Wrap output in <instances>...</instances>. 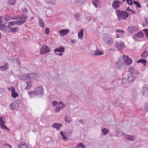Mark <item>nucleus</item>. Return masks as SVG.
I'll return each instance as SVG.
<instances>
[{
	"instance_id": "nucleus-1",
	"label": "nucleus",
	"mask_w": 148,
	"mask_h": 148,
	"mask_svg": "<svg viewBox=\"0 0 148 148\" xmlns=\"http://www.w3.org/2000/svg\"><path fill=\"white\" fill-rule=\"evenodd\" d=\"M116 14L117 16L118 19L120 21L121 19L125 20L129 16V14L126 12L122 11L120 10H117Z\"/></svg>"
},
{
	"instance_id": "nucleus-2",
	"label": "nucleus",
	"mask_w": 148,
	"mask_h": 148,
	"mask_svg": "<svg viewBox=\"0 0 148 148\" xmlns=\"http://www.w3.org/2000/svg\"><path fill=\"white\" fill-rule=\"evenodd\" d=\"M105 42L110 45L113 43V39L112 37L109 35L105 36L103 37Z\"/></svg>"
},
{
	"instance_id": "nucleus-3",
	"label": "nucleus",
	"mask_w": 148,
	"mask_h": 148,
	"mask_svg": "<svg viewBox=\"0 0 148 148\" xmlns=\"http://www.w3.org/2000/svg\"><path fill=\"white\" fill-rule=\"evenodd\" d=\"M123 60L125 65H129L131 64L132 62V59L129 58L127 56L124 55L123 57Z\"/></svg>"
},
{
	"instance_id": "nucleus-4",
	"label": "nucleus",
	"mask_w": 148,
	"mask_h": 148,
	"mask_svg": "<svg viewBox=\"0 0 148 148\" xmlns=\"http://www.w3.org/2000/svg\"><path fill=\"white\" fill-rule=\"evenodd\" d=\"M115 46L117 49L120 51L121 50L125 47L124 43L120 41L116 42Z\"/></svg>"
},
{
	"instance_id": "nucleus-5",
	"label": "nucleus",
	"mask_w": 148,
	"mask_h": 148,
	"mask_svg": "<svg viewBox=\"0 0 148 148\" xmlns=\"http://www.w3.org/2000/svg\"><path fill=\"white\" fill-rule=\"evenodd\" d=\"M66 106V105L60 101L59 102L57 107L55 109V110L56 112H59L61 110L64 108Z\"/></svg>"
},
{
	"instance_id": "nucleus-6",
	"label": "nucleus",
	"mask_w": 148,
	"mask_h": 148,
	"mask_svg": "<svg viewBox=\"0 0 148 148\" xmlns=\"http://www.w3.org/2000/svg\"><path fill=\"white\" fill-rule=\"evenodd\" d=\"M34 91L37 96L42 95L44 93L43 88L41 86L36 88Z\"/></svg>"
},
{
	"instance_id": "nucleus-7",
	"label": "nucleus",
	"mask_w": 148,
	"mask_h": 148,
	"mask_svg": "<svg viewBox=\"0 0 148 148\" xmlns=\"http://www.w3.org/2000/svg\"><path fill=\"white\" fill-rule=\"evenodd\" d=\"M50 49L49 48L47 45L42 46L40 50V53L43 54L45 53L49 52Z\"/></svg>"
},
{
	"instance_id": "nucleus-8",
	"label": "nucleus",
	"mask_w": 148,
	"mask_h": 148,
	"mask_svg": "<svg viewBox=\"0 0 148 148\" xmlns=\"http://www.w3.org/2000/svg\"><path fill=\"white\" fill-rule=\"evenodd\" d=\"M139 92V89L134 88L133 90V95L132 99L134 101H136L138 99V93Z\"/></svg>"
},
{
	"instance_id": "nucleus-9",
	"label": "nucleus",
	"mask_w": 148,
	"mask_h": 148,
	"mask_svg": "<svg viewBox=\"0 0 148 148\" xmlns=\"http://www.w3.org/2000/svg\"><path fill=\"white\" fill-rule=\"evenodd\" d=\"M141 92L143 95L145 97H148V88L143 86L142 88Z\"/></svg>"
},
{
	"instance_id": "nucleus-10",
	"label": "nucleus",
	"mask_w": 148,
	"mask_h": 148,
	"mask_svg": "<svg viewBox=\"0 0 148 148\" xmlns=\"http://www.w3.org/2000/svg\"><path fill=\"white\" fill-rule=\"evenodd\" d=\"M121 3L119 0H115L113 2L112 6L115 9H117L119 7V4Z\"/></svg>"
},
{
	"instance_id": "nucleus-11",
	"label": "nucleus",
	"mask_w": 148,
	"mask_h": 148,
	"mask_svg": "<svg viewBox=\"0 0 148 148\" xmlns=\"http://www.w3.org/2000/svg\"><path fill=\"white\" fill-rule=\"evenodd\" d=\"M18 106L19 104L18 103L13 102L11 103L10 108L12 110H15L18 108Z\"/></svg>"
},
{
	"instance_id": "nucleus-12",
	"label": "nucleus",
	"mask_w": 148,
	"mask_h": 148,
	"mask_svg": "<svg viewBox=\"0 0 148 148\" xmlns=\"http://www.w3.org/2000/svg\"><path fill=\"white\" fill-rule=\"evenodd\" d=\"M0 126L2 129H7L8 130H9L5 125L4 121H3V118L1 117H0Z\"/></svg>"
},
{
	"instance_id": "nucleus-13",
	"label": "nucleus",
	"mask_w": 148,
	"mask_h": 148,
	"mask_svg": "<svg viewBox=\"0 0 148 148\" xmlns=\"http://www.w3.org/2000/svg\"><path fill=\"white\" fill-rule=\"evenodd\" d=\"M143 36V34L142 32H138L136 34H135L133 36L134 39L137 38H140Z\"/></svg>"
},
{
	"instance_id": "nucleus-14",
	"label": "nucleus",
	"mask_w": 148,
	"mask_h": 148,
	"mask_svg": "<svg viewBox=\"0 0 148 148\" xmlns=\"http://www.w3.org/2000/svg\"><path fill=\"white\" fill-rule=\"evenodd\" d=\"M123 135L125 138L128 140L131 141H134V137L131 135H128L124 133L123 134Z\"/></svg>"
},
{
	"instance_id": "nucleus-15",
	"label": "nucleus",
	"mask_w": 148,
	"mask_h": 148,
	"mask_svg": "<svg viewBox=\"0 0 148 148\" xmlns=\"http://www.w3.org/2000/svg\"><path fill=\"white\" fill-rule=\"evenodd\" d=\"M69 32V30L67 29L61 30L59 31L61 36L66 35Z\"/></svg>"
},
{
	"instance_id": "nucleus-16",
	"label": "nucleus",
	"mask_w": 148,
	"mask_h": 148,
	"mask_svg": "<svg viewBox=\"0 0 148 148\" xmlns=\"http://www.w3.org/2000/svg\"><path fill=\"white\" fill-rule=\"evenodd\" d=\"M20 25H21L26 21V17L25 16V15L24 14H23L20 17Z\"/></svg>"
},
{
	"instance_id": "nucleus-17",
	"label": "nucleus",
	"mask_w": 148,
	"mask_h": 148,
	"mask_svg": "<svg viewBox=\"0 0 148 148\" xmlns=\"http://www.w3.org/2000/svg\"><path fill=\"white\" fill-rule=\"evenodd\" d=\"M9 68V64L7 63H6L3 66H0V69L2 71H5L8 69Z\"/></svg>"
},
{
	"instance_id": "nucleus-18",
	"label": "nucleus",
	"mask_w": 148,
	"mask_h": 148,
	"mask_svg": "<svg viewBox=\"0 0 148 148\" xmlns=\"http://www.w3.org/2000/svg\"><path fill=\"white\" fill-rule=\"evenodd\" d=\"M65 50V49L63 47H61L55 49L54 50V52L55 53L56 52L63 53L64 51Z\"/></svg>"
},
{
	"instance_id": "nucleus-19",
	"label": "nucleus",
	"mask_w": 148,
	"mask_h": 148,
	"mask_svg": "<svg viewBox=\"0 0 148 148\" xmlns=\"http://www.w3.org/2000/svg\"><path fill=\"white\" fill-rule=\"evenodd\" d=\"M62 126V124H58L57 123H55L52 126V127L55 128H56L57 130H59L60 129V128Z\"/></svg>"
},
{
	"instance_id": "nucleus-20",
	"label": "nucleus",
	"mask_w": 148,
	"mask_h": 148,
	"mask_svg": "<svg viewBox=\"0 0 148 148\" xmlns=\"http://www.w3.org/2000/svg\"><path fill=\"white\" fill-rule=\"evenodd\" d=\"M134 77L133 74H128L127 75L128 81L129 82H131L134 79Z\"/></svg>"
},
{
	"instance_id": "nucleus-21",
	"label": "nucleus",
	"mask_w": 148,
	"mask_h": 148,
	"mask_svg": "<svg viewBox=\"0 0 148 148\" xmlns=\"http://www.w3.org/2000/svg\"><path fill=\"white\" fill-rule=\"evenodd\" d=\"M116 64L117 67L119 69L121 68L123 64V63L119 59L118 61L116 62Z\"/></svg>"
},
{
	"instance_id": "nucleus-22",
	"label": "nucleus",
	"mask_w": 148,
	"mask_h": 148,
	"mask_svg": "<svg viewBox=\"0 0 148 148\" xmlns=\"http://www.w3.org/2000/svg\"><path fill=\"white\" fill-rule=\"evenodd\" d=\"M27 85L25 88V89L28 90L31 88L32 87V82L30 81H28L26 82Z\"/></svg>"
},
{
	"instance_id": "nucleus-23",
	"label": "nucleus",
	"mask_w": 148,
	"mask_h": 148,
	"mask_svg": "<svg viewBox=\"0 0 148 148\" xmlns=\"http://www.w3.org/2000/svg\"><path fill=\"white\" fill-rule=\"evenodd\" d=\"M18 147L21 148H29L28 145L24 142H22L20 144H18Z\"/></svg>"
},
{
	"instance_id": "nucleus-24",
	"label": "nucleus",
	"mask_w": 148,
	"mask_h": 148,
	"mask_svg": "<svg viewBox=\"0 0 148 148\" xmlns=\"http://www.w3.org/2000/svg\"><path fill=\"white\" fill-rule=\"evenodd\" d=\"M20 79L23 80L29 79V74H23L20 77Z\"/></svg>"
},
{
	"instance_id": "nucleus-25",
	"label": "nucleus",
	"mask_w": 148,
	"mask_h": 148,
	"mask_svg": "<svg viewBox=\"0 0 148 148\" xmlns=\"http://www.w3.org/2000/svg\"><path fill=\"white\" fill-rule=\"evenodd\" d=\"M12 94L11 96L13 98H16L18 96V93L15 91V90L14 89H13L12 88Z\"/></svg>"
},
{
	"instance_id": "nucleus-26",
	"label": "nucleus",
	"mask_w": 148,
	"mask_h": 148,
	"mask_svg": "<svg viewBox=\"0 0 148 148\" xmlns=\"http://www.w3.org/2000/svg\"><path fill=\"white\" fill-rule=\"evenodd\" d=\"M148 54L147 51V50H145L140 55V57L142 58H146Z\"/></svg>"
},
{
	"instance_id": "nucleus-27",
	"label": "nucleus",
	"mask_w": 148,
	"mask_h": 148,
	"mask_svg": "<svg viewBox=\"0 0 148 148\" xmlns=\"http://www.w3.org/2000/svg\"><path fill=\"white\" fill-rule=\"evenodd\" d=\"M92 3L95 8H97L98 7V5L99 4V0H93Z\"/></svg>"
},
{
	"instance_id": "nucleus-28",
	"label": "nucleus",
	"mask_w": 148,
	"mask_h": 148,
	"mask_svg": "<svg viewBox=\"0 0 148 148\" xmlns=\"http://www.w3.org/2000/svg\"><path fill=\"white\" fill-rule=\"evenodd\" d=\"M29 74V79H34L36 78L37 75L34 73H31Z\"/></svg>"
},
{
	"instance_id": "nucleus-29",
	"label": "nucleus",
	"mask_w": 148,
	"mask_h": 148,
	"mask_svg": "<svg viewBox=\"0 0 148 148\" xmlns=\"http://www.w3.org/2000/svg\"><path fill=\"white\" fill-rule=\"evenodd\" d=\"M83 30L81 29L80 32H79L78 34V38L81 39H82L83 38Z\"/></svg>"
},
{
	"instance_id": "nucleus-30",
	"label": "nucleus",
	"mask_w": 148,
	"mask_h": 148,
	"mask_svg": "<svg viewBox=\"0 0 148 148\" xmlns=\"http://www.w3.org/2000/svg\"><path fill=\"white\" fill-rule=\"evenodd\" d=\"M29 95L30 98H34L36 96V93L34 91H31L29 92Z\"/></svg>"
},
{
	"instance_id": "nucleus-31",
	"label": "nucleus",
	"mask_w": 148,
	"mask_h": 148,
	"mask_svg": "<svg viewBox=\"0 0 148 148\" xmlns=\"http://www.w3.org/2000/svg\"><path fill=\"white\" fill-rule=\"evenodd\" d=\"M128 30L129 32H132L135 31L136 29V27L134 26L129 27L128 28Z\"/></svg>"
},
{
	"instance_id": "nucleus-32",
	"label": "nucleus",
	"mask_w": 148,
	"mask_h": 148,
	"mask_svg": "<svg viewBox=\"0 0 148 148\" xmlns=\"http://www.w3.org/2000/svg\"><path fill=\"white\" fill-rule=\"evenodd\" d=\"M16 2V0H8L7 3L10 5H14Z\"/></svg>"
},
{
	"instance_id": "nucleus-33",
	"label": "nucleus",
	"mask_w": 148,
	"mask_h": 148,
	"mask_svg": "<svg viewBox=\"0 0 148 148\" xmlns=\"http://www.w3.org/2000/svg\"><path fill=\"white\" fill-rule=\"evenodd\" d=\"M103 54V52L102 51H101L98 50H97L95 51V53L94 54V56H98V55H101Z\"/></svg>"
},
{
	"instance_id": "nucleus-34",
	"label": "nucleus",
	"mask_w": 148,
	"mask_h": 148,
	"mask_svg": "<svg viewBox=\"0 0 148 148\" xmlns=\"http://www.w3.org/2000/svg\"><path fill=\"white\" fill-rule=\"evenodd\" d=\"M138 63H143L144 66L146 65L147 63L146 60H145L143 59H140L138 60L137 62Z\"/></svg>"
},
{
	"instance_id": "nucleus-35",
	"label": "nucleus",
	"mask_w": 148,
	"mask_h": 148,
	"mask_svg": "<svg viewBox=\"0 0 148 148\" xmlns=\"http://www.w3.org/2000/svg\"><path fill=\"white\" fill-rule=\"evenodd\" d=\"M19 28L18 27H14L13 28H11L10 32L12 33H14L18 31Z\"/></svg>"
},
{
	"instance_id": "nucleus-36",
	"label": "nucleus",
	"mask_w": 148,
	"mask_h": 148,
	"mask_svg": "<svg viewBox=\"0 0 148 148\" xmlns=\"http://www.w3.org/2000/svg\"><path fill=\"white\" fill-rule=\"evenodd\" d=\"M39 24L40 26L42 27H43L44 26V23L42 20L41 19L39 20Z\"/></svg>"
},
{
	"instance_id": "nucleus-37",
	"label": "nucleus",
	"mask_w": 148,
	"mask_h": 148,
	"mask_svg": "<svg viewBox=\"0 0 148 148\" xmlns=\"http://www.w3.org/2000/svg\"><path fill=\"white\" fill-rule=\"evenodd\" d=\"M102 132L103 133V135L105 136L108 133V130L107 129L103 128L102 129Z\"/></svg>"
},
{
	"instance_id": "nucleus-38",
	"label": "nucleus",
	"mask_w": 148,
	"mask_h": 148,
	"mask_svg": "<svg viewBox=\"0 0 148 148\" xmlns=\"http://www.w3.org/2000/svg\"><path fill=\"white\" fill-rule=\"evenodd\" d=\"M145 23L143 24L144 26H148V17L147 18H145L144 20Z\"/></svg>"
},
{
	"instance_id": "nucleus-39",
	"label": "nucleus",
	"mask_w": 148,
	"mask_h": 148,
	"mask_svg": "<svg viewBox=\"0 0 148 148\" xmlns=\"http://www.w3.org/2000/svg\"><path fill=\"white\" fill-rule=\"evenodd\" d=\"M76 148H85V146L83 145L82 143H80L77 146Z\"/></svg>"
},
{
	"instance_id": "nucleus-40",
	"label": "nucleus",
	"mask_w": 148,
	"mask_h": 148,
	"mask_svg": "<svg viewBox=\"0 0 148 148\" xmlns=\"http://www.w3.org/2000/svg\"><path fill=\"white\" fill-rule=\"evenodd\" d=\"M11 17L10 14H7L5 16V19L7 21L11 20Z\"/></svg>"
},
{
	"instance_id": "nucleus-41",
	"label": "nucleus",
	"mask_w": 148,
	"mask_h": 148,
	"mask_svg": "<svg viewBox=\"0 0 148 148\" xmlns=\"http://www.w3.org/2000/svg\"><path fill=\"white\" fill-rule=\"evenodd\" d=\"M60 134L63 137V139L64 140H66V137L65 136V133L64 132L61 131L60 132Z\"/></svg>"
},
{
	"instance_id": "nucleus-42",
	"label": "nucleus",
	"mask_w": 148,
	"mask_h": 148,
	"mask_svg": "<svg viewBox=\"0 0 148 148\" xmlns=\"http://www.w3.org/2000/svg\"><path fill=\"white\" fill-rule=\"evenodd\" d=\"M58 103L57 101H54L52 102V104L53 107L55 108L57 107Z\"/></svg>"
},
{
	"instance_id": "nucleus-43",
	"label": "nucleus",
	"mask_w": 148,
	"mask_h": 148,
	"mask_svg": "<svg viewBox=\"0 0 148 148\" xmlns=\"http://www.w3.org/2000/svg\"><path fill=\"white\" fill-rule=\"evenodd\" d=\"M79 16L80 14L79 13L75 14L74 17L76 20L78 21L79 20Z\"/></svg>"
},
{
	"instance_id": "nucleus-44",
	"label": "nucleus",
	"mask_w": 148,
	"mask_h": 148,
	"mask_svg": "<svg viewBox=\"0 0 148 148\" xmlns=\"http://www.w3.org/2000/svg\"><path fill=\"white\" fill-rule=\"evenodd\" d=\"M133 2L134 4L137 6L138 8H140L141 7V6L139 2L135 1H134Z\"/></svg>"
},
{
	"instance_id": "nucleus-45",
	"label": "nucleus",
	"mask_w": 148,
	"mask_h": 148,
	"mask_svg": "<svg viewBox=\"0 0 148 148\" xmlns=\"http://www.w3.org/2000/svg\"><path fill=\"white\" fill-rule=\"evenodd\" d=\"M47 3L51 5H55L56 3V1L55 0H50Z\"/></svg>"
},
{
	"instance_id": "nucleus-46",
	"label": "nucleus",
	"mask_w": 148,
	"mask_h": 148,
	"mask_svg": "<svg viewBox=\"0 0 148 148\" xmlns=\"http://www.w3.org/2000/svg\"><path fill=\"white\" fill-rule=\"evenodd\" d=\"M132 74H133L134 73V69L133 67H130L129 69L128 70Z\"/></svg>"
},
{
	"instance_id": "nucleus-47",
	"label": "nucleus",
	"mask_w": 148,
	"mask_h": 148,
	"mask_svg": "<svg viewBox=\"0 0 148 148\" xmlns=\"http://www.w3.org/2000/svg\"><path fill=\"white\" fill-rule=\"evenodd\" d=\"M127 79L125 78H123L122 81V83L123 85H125L127 83Z\"/></svg>"
},
{
	"instance_id": "nucleus-48",
	"label": "nucleus",
	"mask_w": 148,
	"mask_h": 148,
	"mask_svg": "<svg viewBox=\"0 0 148 148\" xmlns=\"http://www.w3.org/2000/svg\"><path fill=\"white\" fill-rule=\"evenodd\" d=\"M116 32L120 33H121L122 34L125 33V32L122 30L117 29L116 30Z\"/></svg>"
},
{
	"instance_id": "nucleus-49",
	"label": "nucleus",
	"mask_w": 148,
	"mask_h": 148,
	"mask_svg": "<svg viewBox=\"0 0 148 148\" xmlns=\"http://www.w3.org/2000/svg\"><path fill=\"white\" fill-rule=\"evenodd\" d=\"M20 21L18 20L16 21H14V22H13V23L14 24V25H21L20 24Z\"/></svg>"
},
{
	"instance_id": "nucleus-50",
	"label": "nucleus",
	"mask_w": 148,
	"mask_h": 148,
	"mask_svg": "<svg viewBox=\"0 0 148 148\" xmlns=\"http://www.w3.org/2000/svg\"><path fill=\"white\" fill-rule=\"evenodd\" d=\"M22 11L24 13H27L28 12V10L26 7H24L22 10Z\"/></svg>"
},
{
	"instance_id": "nucleus-51",
	"label": "nucleus",
	"mask_w": 148,
	"mask_h": 148,
	"mask_svg": "<svg viewBox=\"0 0 148 148\" xmlns=\"http://www.w3.org/2000/svg\"><path fill=\"white\" fill-rule=\"evenodd\" d=\"M143 31L146 34V36H148V29H143Z\"/></svg>"
},
{
	"instance_id": "nucleus-52",
	"label": "nucleus",
	"mask_w": 148,
	"mask_h": 148,
	"mask_svg": "<svg viewBox=\"0 0 148 148\" xmlns=\"http://www.w3.org/2000/svg\"><path fill=\"white\" fill-rule=\"evenodd\" d=\"M144 109L146 112H148V104H146L144 107Z\"/></svg>"
},
{
	"instance_id": "nucleus-53",
	"label": "nucleus",
	"mask_w": 148,
	"mask_h": 148,
	"mask_svg": "<svg viewBox=\"0 0 148 148\" xmlns=\"http://www.w3.org/2000/svg\"><path fill=\"white\" fill-rule=\"evenodd\" d=\"M127 3L130 5H132L133 4V3L131 0H126Z\"/></svg>"
},
{
	"instance_id": "nucleus-54",
	"label": "nucleus",
	"mask_w": 148,
	"mask_h": 148,
	"mask_svg": "<svg viewBox=\"0 0 148 148\" xmlns=\"http://www.w3.org/2000/svg\"><path fill=\"white\" fill-rule=\"evenodd\" d=\"M45 34H48L49 33V30L48 28H46L45 30Z\"/></svg>"
},
{
	"instance_id": "nucleus-55",
	"label": "nucleus",
	"mask_w": 148,
	"mask_h": 148,
	"mask_svg": "<svg viewBox=\"0 0 148 148\" xmlns=\"http://www.w3.org/2000/svg\"><path fill=\"white\" fill-rule=\"evenodd\" d=\"M70 41L73 44H74L75 43V42H77L75 40L73 39H72V38L70 39Z\"/></svg>"
},
{
	"instance_id": "nucleus-56",
	"label": "nucleus",
	"mask_w": 148,
	"mask_h": 148,
	"mask_svg": "<svg viewBox=\"0 0 148 148\" xmlns=\"http://www.w3.org/2000/svg\"><path fill=\"white\" fill-rule=\"evenodd\" d=\"M19 19V18L18 16H17L14 18H11V20H17Z\"/></svg>"
},
{
	"instance_id": "nucleus-57",
	"label": "nucleus",
	"mask_w": 148,
	"mask_h": 148,
	"mask_svg": "<svg viewBox=\"0 0 148 148\" xmlns=\"http://www.w3.org/2000/svg\"><path fill=\"white\" fill-rule=\"evenodd\" d=\"M4 91V89L3 88H0V95Z\"/></svg>"
},
{
	"instance_id": "nucleus-58",
	"label": "nucleus",
	"mask_w": 148,
	"mask_h": 148,
	"mask_svg": "<svg viewBox=\"0 0 148 148\" xmlns=\"http://www.w3.org/2000/svg\"><path fill=\"white\" fill-rule=\"evenodd\" d=\"M5 25L4 24H0V29H3Z\"/></svg>"
},
{
	"instance_id": "nucleus-59",
	"label": "nucleus",
	"mask_w": 148,
	"mask_h": 148,
	"mask_svg": "<svg viewBox=\"0 0 148 148\" xmlns=\"http://www.w3.org/2000/svg\"><path fill=\"white\" fill-rule=\"evenodd\" d=\"M78 122L79 123L83 124V121L82 119H79L78 120Z\"/></svg>"
},
{
	"instance_id": "nucleus-60",
	"label": "nucleus",
	"mask_w": 148,
	"mask_h": 148,
	"mask_svg": "<svg viewBox=\"0 0 148 148\" xmlns=\"http://www.w3.org/2000/svg\"><path fill=\"white\" fill-rule=\"evenodd\" d=\"M9 25H14L13 21H10L9 22Z\"/></svg>"
},
{
	"instance_id": "nucleus-61",
	"label": "nucleus",
	"mask_w": 148,
	"mask_h": 148,
	"mask_svg": "<svg viewBox=\"0 0 148 148\" xmlns=\"http://www.w3.org/2000/svg\"><path fill=\"white\" fill-rule=\"evenodd\" d=\"M57 55H59L60 56H62V53H58L56 52V53H55Z\"/></svg>"
},
{
	"instance_id": "nucleus-62",
	"label": "nucleus",
	"mask_w": 148,
	"mask_h": 148,
	"mask_svg": "<svg viewBox=\"0 0 148 148\" xmlns=\"http://www.w3.org/2000/svg\"><path fill=\"white\" fill-rule=\"evenodd\" d=\"M126 10H129V11H132V10L129 7H128L126 9Z\"/></svg>"
},
{
	"instance_id": "nucleus-63",
	"label": "nucleus",
	"mask_w": 148,
	"mask_h": 148,
	"mask_svg": "<svg viewBox=\"0 0 148 148\" xmlns=\"http://www.w3.org/2000/svg\"><path fill=\"white\" fill-rule=\"evenodd\" d=\"M5 145H6L9 147V148H12L11 146L10 145H7V144H5Z\"/></svg>"
},
{
	"instance_id": "nucleus-64",
	"label": "nucleus",
	"mask_w": 148,
	"mask_h": 148,
	"mask_svg": "<svg viewBox=\"0 0 148 148\" xmlns=\"http://www.w3.org/2000/svg\"><path fill=\"white\" fill-rule=\"evenodd\" d=\"M71 122V120H68L67 121H66L67 123H70Z\"/></svg>"
}]
</instances>
